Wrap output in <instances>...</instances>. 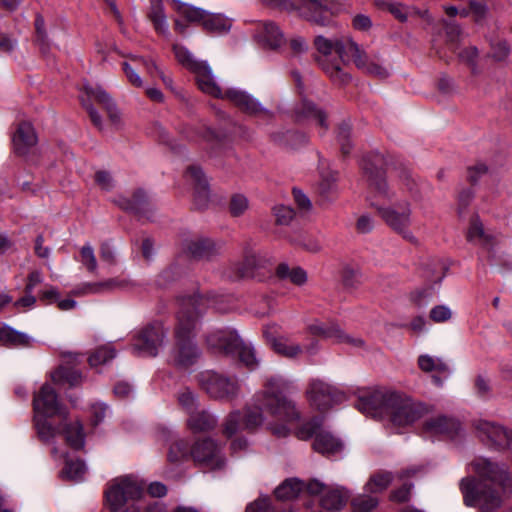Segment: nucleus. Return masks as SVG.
Returning a JSON list of instances; mask_svg holds the SVG:
<instances>
[{
	"mask_svg": "<svg viewBox=\"0 0 512 512\" xmlns=\"http://www.w3.org/2000/svg\"><path fill=\"white\" fill-rule=\"evenodd\" d=\"M188 427L193 432H207L216 427V418L205 410L194 411L187 420Z\"/></svg>",
	"mask_w": 512,
	"mask_h": 512,
	"instance_id": "obj_31",
	"label": "nucleus"
},
{
	"mask_svg": "<svg viewBox=\"0 0 512 512\" xmlns=\"http://www.w3.org/2000/svg\"><path fill=\"white\" fill-rule=\"evenodd\" d=\"M35 29L37 33V42L40 46L41 52L45 54L49 47L47 42V35L45 32V22L41 15L36 16Z\"/></svg>",
	"mask_w": 512,
	"mask_h": 512,
	"instance_id": "obj_55",
	"label": "nucleus"
},
{
	"mask_svg": "<svg viewBox=\"0 0 512 512\" xmlns=\"http://www.w3.org/2000/svg\"><path fill=\"white\" fill-rule=\"evenodd\" d=\"M271 329V327H266L263 334L268 344L277 354L289 359H295L303 352L301 345L285 337L276 336Z\"/></svg>",
	"mask_w": 512,
	"mask_h": 512,
	"instance_id": "obj_23",
	"label": "nucleus"
},
{
	"mask_svg": "<svg viewBox=\"0 0 512 512\" xmlns=\"http://www.w3.org/2000/svg\"><path fill=\"white\" fill-rule=\"evenodd\" d=\"M165 337L166 332L161 324L149 325L138 334L133 349L141 356L154 357L162 347Z\"/></svg>",
	"mask_w": 512,
	"mask_h": 512,
	"instance_id": "obj_16",
	"label": "nucleus"
},
{
	"mask_svg": "<svg viewBox=\"0 0 512 512\" xmlns=\"http://www.w3.org/2000/svg\"><path fill=\"white\" fill-rule=\"evenodd\" d=\"M310 494L322 493L321 505L327 510L341 509L350 498V493L343 487L326 488L318 480H312L307 485Z\"/></svg>",
	"mask_w": 512,
	"mask_h": 512,
	"instance_id": "obj_19",
	"label": "nucleus"
},
{
	"mask_svg": "<svg viewBox=\"0 0 512 512\" xmlns=\"http://www.w3.org/2000/svg\"><path fill=\"white\" fill-rule=\"evenodd\" d=\"M129 59L132 62V64H134L135 66L143 65L149 73H151V74H153L154 72L157 73L161 77V79L163 80V82L166 86H171V84H172L171 78L165 76L163 74V72L158 68V66L153 61L144 59V58H142L140 56H136V55L130 56Z\"/></svg>",
	"mask_w": 512,
	"mask_h": 512,
	"instance_id": "obj_46",
	"label": "nucleus"
},
{
	"mask_svg": "<svg viewBox=\"0 0 512 512\" xmlns=\"http://www.w3.org/2000/svg\"><path fill=\"white\" fill-rule=\"evenodd\" d=\"M350 135V126L348 124H343L339 127L338 130V140L341 144L342 153L347 155L350 152V144L348 142V138Z\"/></svg>",
	"mask_w": 512,
	"mask_h": 512,
	"instance_id": "obj_59",
	"label": "nucleus"
},
{
	"mask_svg": "<svg viewBox=\"0 0 512 512\" xmlns=\"http://www.w3.org/2000/svg\"><path fill=\"white\" fill-rule=\"evenodd\" d=\"M207 347L215 354L238 356L248 368L257 366V358L253 347L246 345L235 331L217 330L206 336Z\"/></svg>",
	"mask_w": 512,
	"mask_h": 512,
	"instance_id": "obj_6",
	"label": "nucleus"
},
{
	"mask_svg": "<svg viewBox=\"0 0 512 512\" xmlns=\"http://www.w3.org/2000/svg\"><path fill=\"white\" fill-rule=\"evenodd\" d=\"M0 341L8 347H27L31 344V338L10 327H4L0 330Z\"/></svg>",
	"mask_w": 512,
	"mask_h": 512,
	"instance_id": "obj_33",
	"label": "nucleus"
},
{
	"mask_svg": "<svg viewBox=\"0 0 512 512\" xmlns=\"http://www.w3.org/2000/svg\"><path fill=\"white\" fill-rule=\"evenodd\" d=\"M124 73L128 78L129 82L135 87H143V80L136 72V67H133L131 63L125 61L122 64Z\"/></svg>",
	"mask_w": 512,
	"mask_h": 512,
	"instance_id": "obj_58",
	"label": "nucleus"
},
{
	"mask_svg": "<svg viewBox=\"0 0 512 512\" xmlns=\"http://www.w3.org/2000/svg\"><path fill=\"white\" fill-rule=\"evenodd\" d=\"M254 38L264 47L276 49L284 43V35L276 23L272 21L259 22Z\"/></svg>",
	"mask_w": 512,
	"mask_h": 512,
	"instance_id": "obj_22",
	"label": "nucleus"
},
{
	"mask_svg": "<svg viewBox=\"0 0 512 512\" xmlns=\"http://www.w3.org/2000/svg\"><path fill=\"white\" fill-rule=\"evenodd\" d=\"M466 237L469 242L485 248H491L496 243L494 235L486 232L482 222L477 217L471 220Z\"/></svg>",
	"mask_w": 512,
	"mask_h": 512,
	"instance_id": "obj_30",
	"label": "nucleus"
},
{
	"mask_svg": "<svg viewBox=\"0 0 512 512\" xmlns=\"http://www.w3.org/2000/svg\"><path fill=\"white\" fill-rule=\"evenodd\" d=\"M288 387L289 381L282 376L268 377L264 390L254 396L243 417L239 412L227 417L224 434L232 437L241 430L253 431L265 422L267 416L283 423L297 421L300 413L295 403L284 394Z\"/></svg>",
	"mask_w": 512,
	"mask_h": 512,
	"instance_id": "obj_1",
	"label": "nucleus"
},
{
	"mask_svg": "<svg viewBox=\"0 0 512 512\" xmlns=\"http://www.w3.org/2000/svg\"><path fill=\"white\" fill-rule=\"evenodd\" d=\"M190 455L196 465L208 470H220L225 466L221 447L210 438L196 441L190 448Z\"/></svg>",
	"mask_w": 512,
	"mask_h": 512,
	"instance_id": "obj_13",
	"label": "nucleus"
},
{
	"mask_svg": "<svg viewBox=\"0 0 512 512\" xmlns=\"http://www.w3.org/2000/svg\"><path fill=\"white\" fill-rule=\"evenodd\" d=\"M177 61L195 74L199 89L215 98L227 99L243 112L250 115L269 114L262 105L251 95L236 88L223 91L212 72V68L206 61L197 60L184 46H173Z\"/></svg>",
	"mask_w": 512,
	"mask_h": 512,
	"instance_id": "obj_3",
	"label": "nucleus"
},
{
	"mask_svg": "<svg viewBox=\"0 0 512 512\" xmlns=\"http://www.w3.org/2000/svg\"><path fill=\"white\" fill-rule=\"evenodd\" d=\"M186 177L194 184V201L198 208L207 205L209 199L208 183L201 168L191 166L188 168Z\"/></svg>",
	"mask_w": 512,
	"mask_h": 512,
	"instance_id": "obj_26",
	"label": "nucleus"
},
{
	"mask_svg": "<svg viewBox=\"0 0 512 512\" xmlns=\"http://www.w3.org/2000/svg\"><path fill=\"white\" fill-rule=\"evenodd\" d=\"M64 434L67 443L74 449H81L84 447L85 435L83 433V426L80 422L76 421L73 424L64 427Z\"/></svg>",
	"mask_w": 512,
	"mask_h": 512,
	"instance_id": "obj_37",
	"label": "nucleus"
},
{
	"mask_svg": "<svg viewBox=\"0 0 512 512\" xmlns=\"http://www.w3.org/2000/svg\"><path fill=\"white\" fill-rule=\"evenodd\" d=\"M107 406L102 403H96L91 407L92 422L94 425L101 423L107 414Z\"/></svg>",
	"mask_w": 512,
	"mask_h": 512,
	"instance_id": "obj_61",
	"label": "nucleus"
},
{
	"mask_svg": "<svg viewBox=\"0 0 512 512\" xmlns=\"http://www.w3.org/2000/svg\"><path fill=\"white\" fill-rule=\"evenodd\" d=\"M116 356L115 349L109 344L98 347L88 358L91 367L108 363Z\"/></svg>",
	"mask_w": 512,
	"mask_h": 512,
	"instance_id": "obj_40",
	"label": "nucleus"
},
{
	"mask_svg": "<svg viewBox=\"0 0 512 512\" xmlns=\"http://www.w3.org/2000/svg\"><path fill=\"white\" fill-rule=\"evenodd\" d=\"M274 214L278 224L286 225L294 217V211L291 207L280 205L274 208Z\"/></svg>",
	"mask_w": 512,
	"mask_h": 512,
	"instance_id": "obj_57",
	"label": "nucleus"
},
{
	"mask_svg": "<svg viewBox=\"0 0 512 512\" xmlns=\"http://www.w3.org/2000/svg\"><path fill=\"white\" fill-rule=\"evenodd\" d=\"M474 470L480 479H462L460 489L464 495L465 504L479 506L484 511H492L501 505V493L510 482L508 472L504 467L489 461L477 459L473 463Z\"/></svg>",
	"mask_w": 512,
	"mask_h": 512,
	"instance_id": "obj_2",
	"label": "nucleus"
},
{
	"mask_svg": "<svg viewBox=\"0 0 512 512\" xmlns=\"http://www.w3.org/2000/svg\"><path fill=\"white\" fill-rule=\"evenodd\" d=\"M149 18L158 33L166 34L168 32L166 16L164 14L163 6L160 2L152 4L149 12Z\"/></svg>",
	"mask_w": 512,
	"mask_h": 512,
	"instance_id": "obj_41",
	"label": "nucleus"
},
{
	"mask_svg": "<svg viewBox=\"0 0 512 512\" xmlns=\"http://www.w3.org/2000/svg\"><path fill=\"white\" fill-rule=\"evenodd\" d=\"M378 213L385 223L404 239L414 241L415 237L409 230L411 224V208L408 203L396 207H377Z\"/></svg>",
	"mask_w": 512,
	"mask_h": 512,
	"instance_id": "obj_14",
	"label": "nucleus"
},
{
	"mask_svg": "<svg viewBox=\"0 0 512 512\" xmlns=\"http://www.w3.org/2000/svg\"><path fill=\"white\" fill-rule=\"evenodd\" d=\"M267 6L281 11H295L310 22L319 26H332L331 12L328 1L319 0H262Z\"/></svg>",
	"mask_w": 512,
	"mask_h": 512,
	"instance_id": "obj_7",
	"label": "nucleus"
},
{
	"mask_svg": "<svg viewBox=\"0 0 512 512\" xmlns=\"http://www.w3.org/2000/svg\"><path fill=\"white\" fill-rule=\"evenodd\" d=\"M350 52L352 60L359 69L379 78H387L389 76V70L378 63L370 61L365 51L357 43L350 44Z\"/></svg>",
	"mask_w": 512,
	"mask_h": 512,
	"instance_id": "obj_24",
	"label": "nucleus"
},
{
	"mask_svg": "<svg viewBox=\"0 0 512 512\" xmlns=\"http://www.w3.org/2000/svg\"><path fill=\"white\" fill-rule=\"evenodd\" d=\"M419 367L425 372L449 373V367L446 362L440 358H433L429 355H421L418 359Z\"/></svg>",
	"mask_w": 512,
	"mask_h": 512,
	"instance_id": "obj_42",
	"label": "nucleus"
},
{
	"mask_svg": "<svg viewBox=\"0 0 512 512\" xmlns=\"http://www.w3.org/2000/svg\"><path fill=\"white\" fill-rule=\"evenodd\" d=\"M393 480L391 472L381 471L372 475L364 489L370 494H377L385 491Z\"/></svg>",
	"mask_w": 512,
	"mask_h": 512,
	"instance_id": "obj_35",
	"label": "nucleus"
},
{
	"mask_svg": "<svg viewBox=\"0 0 512 512\" xmlns=\"http://www.w3.org/2000/svg\"><path fill=\"white\" fill-rule=\"evenodd\" d=\"M363 169L368 176L369 185L380 195L390 197L388 194L387 184L382 169L369 167L368 163H364Z\"/></svg>",
	"mask_w": 512,
	"mask_h": 512,
	"instance_id": "obj_34",
	"label": "nucleus"
},
{
	"mask_svg": "<svg viewBox=\"0 0 512 512\" xmlns=\"http://www.w3.org/2000/svg\"><path fill=\"white\" fill-rule=\"evenodd\" d=\"M249 208V201L243 194H235L231 197L229 211L232 216L239 217Z\"/></svg>",
	"mask_w": 512,
	"mask_h": 512,
	"instance_id": "obj_50",
	"label": "nucleus"
},
{
	"mask_svg": "<svg viewBox=\"0 0 512 512\" xmlns=\"http://www.w3.org/2000/svg\"><path fill=\"white\" fill-rule=\"evenodd\" d=\"M276 275L279 279L288 280L297 286L304 285L308 279L307 273L304 269L299 266L290 267L286 263L278 265Z\"/></svg>",
	"mask_w": 512,
	"mask_h": 512,
	"instance_id": "obj_32",
	"label": "nucleus"
},
{
	"mask_svg": "<svg viewBox=\"0 0 512 512\" xmlns=\"http://www.w3.org/2000/svg\"><path fill=\"white\" fill-rule=\"evenodd\" d=\"M84 95L81 97V103L88 112L93 124L98 128H103L102 118L98 111L94 108L92 100L96 101L104 107L111 123L115 126L121 125V115L118 111L112 97L100 86H91L89 84L83 87Z\"/></svg>",
	"mask_w": 512,
	"mask_h": 512,
	"instance_id": "obj_8",
	"label": "nucleus"
},
{
	"mask_svg": "<svg viewBox=\"0 0 512 512\" xmlns=\"http://www.w3.org/2000/svg\"><path fill=\"white\" fill-rule=\"evenodd\" d=\"M395 401H397L396 392L376 389L360 395L355 406L367 416L383 418L388 415L389 406Z\"/></svg>",
	"mask_w": 512,
	"mask_h": 512,
	"instance_id": "obj_12",
	"label": "nucleus"
},
{
	"mask_svg": "<svg viewBox=\"0 0 512 512\" xmlns=\"http://www.w3.org/2000/svg\"><path fill=\"white\" fill-rule=\"evenodd\" d=\"M477 429L483 441H487L496 447L506 448L512 442V431L501 425L489 421H481Z\"/></svg>",
	"mask_w": 512,
	"mask_h": 512,
	"instance_id": "obj_21",
	"label": "nucleus"
},
{
	"mask_svg": "<svg viewBox=\"0 0 512 512\" xmlns=\"http://www.w3.org/2000/svg\"><path fill=\"white\" fill-rule=\"evenodd\" d=\"M78 260L86 268L88 272H96L98 266L97 259L91 244L87 243L81 247Z\"/></svg>",
	"mask_w": 512,
	"mask_h": 512,
	"instance_id": "obj_43",
	"label": "nucleus"
},
{
	"mask_svg": "<svg viewBox=\"0 0 512 512\" xmlns=\"http://www.w3.org/2000/svg\"><path fill=\"white\" fill-rule=\"evenodd\" d=\"M255 263V257H248L244 264H233L231 266L232 272L227 274V277L233 280L252 276V266Z\"/></svg>",
	"mask_w": 512,
	"mask_h": 512,
	"instance_id": "obj_45",
	"label": "nucleus"
},
{
	"mask_svg": "<svg viewBox=\"0 0 512 512\" xmlns=\"http://www.w3.org/2000/svg\"><path fill=\"white\" fill-rule=\"evenodd\" d=\"M45 418L35 415L34 421L40 439L48 442L56 436L57 430Z\"/></svg>",
	"mask_w": 512,
	"mask_h": 512,
	"instance_id": "obj_44",
	"label": "nucleus"
},
{
	"mask_svg": "<svg viewBox=\"0 0 512 512\" xmlns=\"http://www.w3.org/2000/svg\"><path fill=\"white\" fill-rule=\"evenodd\" d=\"M143 487L132 476H121L111 480L105 491L106 503L112 512L119 511L129 501L139 499Z\"/></svg>",
	"mask_w": 512,
	"mask_h": 512,
	"instance_id": "obj_10",
	"label": "nucleus"
},
{
	"mask_svg": "<svg viewBox=\"0 0 512 512\" xmlns=\"http://www.w3.org/2000/svg\"><path fill=\"white\" fill-rule=\"evenodd\" d=\"M198 382L201 388L214 399L229 401L239 393V385L236 380L212 370L201 372L198 375Z\"/></svg>",
	"mask_w": 512,
	"mask_h": 512,
	"instance_id": "obj_11",
	"label": "nucleus"
},
{
	"mask_svg": "<svg viewBox=\"0 0 512 512\" xmlns=\"http://www.w3.org/2000/svg\"><path fill=\"white\" fill-rule=\"evenodd\" d=\"M202 26L208 32L221 34L230 30L231 22L221 14L207 13Z\"/></svg>",
	"mask_w": 512,
	"mask_h": 512,
	"instance_id": "obj_36",
	"label": "nucleus"
},
{
	"mask_svg": "<svg viewBox=\"0 0 512 512\" xmlns=\"http://www.w3.org/2000/svg\"><path fill=\"white\" fill-rule=\"evenodd\" d=\"M95 181L105 191H109L113 187V179L108 172L98 171L95 174Z\"/></svg>",
	"mask_w": 512,
	"mask_h": 512,
	"instance_id": "obj_63",
	"label": "nucleus"
},
{
	"mask_svg": "<svg viewBox=\"0 0 512 512\" xmlns=\"http://www.w3.org/2000/svg\"><path fill=\"white\" fill-rule=\"evenodd\" d=\"M302 113L306 117L315 118L321 127L325 129L327 128L325 113L322 110L318 109L313 103L304 102Z\"/></svg>",
	"mask_w": 512,
	"mask_h": 512,
	"instance_id": "obj_53",
	"label": "nucleus"
},
{
	"mask_svg": "<svg viewBox=\"0 0 512 512\" xmlns=\"http://www.w3.org/2000/svg\"><path fill=\"white\" fill-rule=\"evenodd\" d=\"M86 472L85 464L80 461H67L66 465L62 471V474L65 478L71 480H80Z\"/></svg>",
	"mask_w": 512,
	"mask_h": 512,
	"instance_id": "obj_48",
	"label": "nucleus"
},
{
	"mask_svg": "<svg viewBox=\"0 0 512 512\" xmlns=\"http://www.w3.org/2000/svg\"><path fill=\"white\" fill-rule=\"evenodd\" d=\"M109 286V282H95V283H84L83 285L75 288L72 294L75 296H85L88 294H95L100 292L103 288Z\"/></svg>",
	"mask_w": 512,
	"mask_h": 512,
	"instance_id": "obj_54",
	"label": "nucleus"
},
{
	"mask_svg": "<svg viewBox=\"0 0 512 512\" xmlns=\"http://www.w3.org/2000/svg\"><path fill=\"white\" fill-rule=\"evenodd\" d=\"M307 394L311 405L318 410H326L333 404L340 402L344 397L336 388L321 380H313Z\"/></svg>",
	"mask_w": 512,
	"mask_h": 512,
	"instance_id": "obj_20",
	"label": "nucleus"
},
{
	"mask_svg": "<svg viewBox=\"0 0 512 512\" xmlns=\"http://www.w3.org/2000/svg\"><path fill=\"white\" fill-rule=\"evenodd\" d=\"M290 49L295 54H303L308 50L307 41L301 36H294L289 41Z\"/></svg>",
	"mask_w": 512,
	"mask_h": 512,
	"instance_id": "obj_62",
	"label": "nucleus"
},
{
	"mask_svg": "<svg viewBox=\"0 0 512 512\" xmlns=\"http://www.w3.org/2000/svg\"><path fill=\"white\" fill-rule=\"evenodd\" d=\"M222 245L208 238L192 240L187 245L188 252L195 258L209 259L217 255Z\"/></svg>",
	"mask_w": 512,
	"mask_h": 512,
	"instance_id": "obj_29",
	"label": "nucleus"
},
{
	"mask_svg": "<svg viewBox=\"0 0 512 512\" xmlns=\"http://www.w3.org/2000/svg\"><path fill=\"white\" fill-rule=\"evenodd\" d=\"M303 487V483L299 480L288 479L276 488L275 495L280 500H291L298 496Z\"/></svg>",
	"mask_w": 512,
	"mask_h": 512,
	"instance_id": "obj_38",
	"label": "nucleus"
},
{
	"mask_svg": "<svg viewBox=\"0 0 512 512\" xmlns=\"http://www.w3.org/2000/svg\"><path fill=\"white\" fill-rule=\"evenodd\" d=\"M178 403L179 405L185 409L189 416L195 411L197 406V397L194 392H192L189 388H184L178 393Z\"/></svg>",
	"mask_w": 512,
	"mask_h": 512,
	"instance_id": "obj_49",
	"label": "nucleus"
},
{
	"mask_svg": "<svg viewBox=\"0 0 512 512\" xmlns=\"http://www.w3.org/2000/svg\"><path fill=\"white\" fill-rule=\"evenodd\" d=\"M309 331L324 339H330L334 343L347 344L354 348H365V342L360 337L345 333L336 323L316 322L309 326Z\"/></svg>",
	"mask_w": 512,
	"mask_h": 512,
	"instance_id": "obj_18",
	"label": "nucleus"
},
{
	"mask_svg": "<svg viewBox=\"0 0 512 512\" xmlns=\"http://www.w3.org/2000/svg\"><path fill=\"white\" fill-rule=\"evenodd\" d=\"M191 457L189 445L185 440L177 439L169 447L168 460L171 463H180Z\"/></svg>",
	"mask_w": 512,
	"mask_h": 512,
	"instance_id": "obj_39",
	"label": "nucleus"
},
{
	"mask_svg": "<svg viewBox=\"0 0 512 512\" xmlns=\"http://www.w3.org/2000/svg\"><path fill=\"white\" fill-rule=\"evenodd\" d=\"M198 302L199 300L194 297L184 299L177 314L176 345L171 354V361L178 368L186 369L194 365L201 355L199 348L193 342V332L202 314Z\"/></svg>",
	"mask_w": 512,
	"mask_h": 512,
	"instance_id": "obj_4",
	"label": "nucleus"
},
{
	"mask_svg": "<svg viewBox=\"0 0 512 512\" xmlns=\"http://www.w3.org/2000/svg\"><path fill=\"white\" fill-rule=\"evenodd\" d=\"M430 319L436 323L448 321L452 317L451 309L446 305H437L430 311Z\"/></svg>",
	"mask_w": 512,
	"mask_h": 512,
	"instance_id": "obj_56",
	"label": "nucleus"
},
{
	"mask_svg": "<svg viewBox=\"0 0 512 512\" xmlns=\"http://www.w3.org/2000/svg\"><path fill=\"white\" fill-rule=\"evenodd\" d=\"M178 10L188 21L198 22L201 24L203 23L204 18L207 15L206 11L186 4H181L178 7Z\"/></svg>",
	"mask_w": 512,
	"mask_h": 512,
	"instance_id": "obj_51",
	"label": "nucleus"
},
{
	"mask_svg": "<svg viewBox=\"0 0 512 512\" xmlns=\"http://www.w3.org/2000/svg\"><path fill=\"white\" fill-rule=\"evenodd\" d=\"M296 435L301 440H307L315 436L313 449L327 457L339 455L344 449V444L340 439L322 429V420L320 418H314L310 422L303 424L297 430Z\"/></svg>",
	"mask_w": 512,
	"mask_h": 512,
	"instance_id": "obj_9",
	"label": "nucleus"
},
{
	"mask_svg": "<svg viewBox=\"0 0 512 512\" xmlns=\"http://www.w3.org/2000/svg\"><path fill=\"white\" fill-rule=\"evenodd\" d=\"M351 43L355 42L349 37L330 39L323 35H317L314 38V46L319 53L328 57L335 51L339 57V61L335 63H330L326 59L320 63L325 73L335 83L344 84L350 79L349 74L344 71L342 64H345L351 58Z\"/></svg>",
	"mask_w": 512,
	"mask_h": 512,
	"instance_id": "obj_5",
	"label": "nucleus"
},
{
	"mask_svg": "<svg viewBox=\"0 0 512 512\" xmlns=\"http://www.w3.org/2000/svg\"><path fill=\"white\" fill-rule=\"evenodd\" d=\"M12 142L15 152L18 155H25L37 143V136L33 126L27 122L19 124L13 135Z\"/></svg>",
	"mask_w": 512,
	"mask_h": 512,
	"instance_id": "obj_25",
	"label": "nucleus"
},
{
	"mask_svg": "<svg viewBox=\"0 0 512 512\" xmlns=\"http://www.w3.org/2000/svg\"><path fill=\"white\" fill-rule=\"evenodd\" d=\"M459 426L455 419L442 415L432 417L424 423L425 431L433 435L445 434L453 436L457 433Z\"/></svg>",
	"mask_w": 512,
	"mask_h": 512,
	"instance_id": "obj_28",
	"label": "nucleus"
},
{
	"mask_svg": "<svg viewBox=\"0 0 512 512\" xmlns=\"http://www.w3.org/2000/svg\"><path fill=\"white\" fill-rule=\"evenodd\" d=\"M246 512H272L270 504L266 499H259L246 508Z\"/></svg>",
	"mask_w": 512,
	"mask_h": 512,
	"instance_id": "obj_64",
	"label": "nucleus"
},
{
	"mask_svg": "<svg viewBox=\"0 0 512 512\" xmlns=\"http://www.w3.org/2000/svg\"><path fill=\"white\" fill-rule=\"evenodd\" d=\"M397 401L389 406L388 415L396 426H407L417 421L424 412L420 403L396 393Z\"/></svg>",
	"mask_w": 512,
	"mask_h": 512,
	"instance_id": "obj_15",
	"label": "nucleus"
},
{
	"mask_svg": "<svg viewBox=\"0 0 512 512\" xmlns=\"http://www.w3.org/2000/svg\"><path fill=\"white\" fill-rule=\"evenodd\" d=\"M33 408L36 415L53 417L56 415L66 417L67 411L60 404L57 393L50 384H44L34 395Z\"/></svg>",
	"mask_w": 512,
	"mask_h": 512,
	"instance_id": "obj_17",
	"label": "nucleus"
},
{
	"mask_svg": "<svg viewBox=\"0 0 512 512\" xmlns=\"http://www.w3.org/2000/svg\"><path fill=\"white\" fill-rule=\"evenodd\" d=\"M337 174L329 173L327 175H322V179L319 183V192L321 195L328 197L329 195L336 192L337 189Z\"/></svg>",
	"mask_w": 512,
	"mask_h": 512,
	"instance_id": "obj_52",
	"label": "nucleus"
},
{
	"mask_svg": "<svg viewBox=\"0 0 512 512\" xmlns=\"http://www.w3.org/2000/svg\"><path fill=\"white\" fill-rule=\"evenodd\" d=\"M117 204L124 210L142 216L151 211V202L144 190H136L131 198L119 197Z\"/></svg>",
	"mask_w": 512,
	"mask_h": 512,
	"instance_id": "obj_27",
	"label": "nucleus"
},
{
	"mask_svg": "<svg viewBox=\"0 0 512 512\" xmlns=\"http://www.w3.org/2000/svg\"><path fill=\"white\" fill-rule=\"evenodd\" d=\"M356 229L361 234L370 233L374 229V221L368 215H362L356 222Z\"/></svg>",
	"mask_w": 512,
	"mask_h": 512,
	"instance_id": "obj_60",
	"label": "nucleus"
},
{
	"mask_svg": "<svg viewBox=\"0 0 512 512\" xmlns=\"http://www.w3.org/2000/svg\"><path fill=\"white\" fill-rule=\"evenodd\" d=\"M379 500L372 495H361L353 499L352 506L355 512H370L378 506Z\"/></svg>",
	"mask_w": 512,
	"mask_h": 512,
	"instance_id": "obj_47",
	"label": "nucleus"
}]
</instances>
